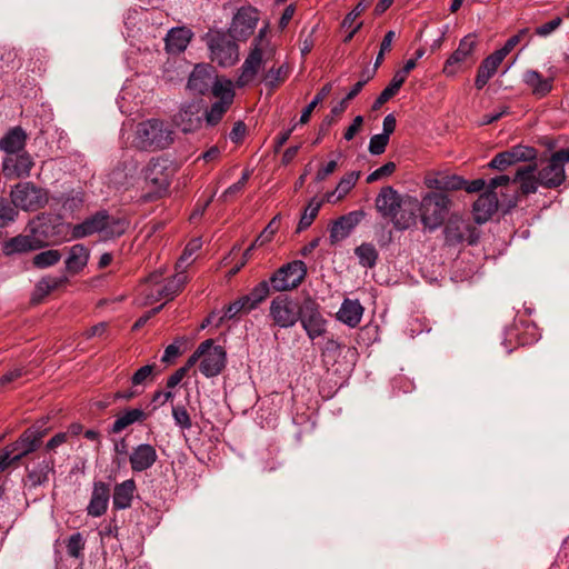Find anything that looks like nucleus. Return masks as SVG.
I'll list each match as a JSON object with an SVG mask.
<instances>
[{
    "mask_svg": "<svg viewBox=\"0 0 569 569\" xmlns=\"http://www.w3.org/2000/svg\"><path fill=\"white\" fill-rule=\"evenodd\" d=\"M566 180L565 164L555 153L538 171V181L545 188H557Z\"/></svg>",
    "mask_w": 569,
    "mask_h": 569,
    "instance_id": "f3484780",
    "label": "nucleus"
},
{
    "mask_svg": "<svg viewBox=\"0 0 569 569\" xmlns=\"http://www.w3.org/2000/svg\"><path fill=\"white\" fill-rule=\"evenodd\" d=\"M33 242V238L29 236H17L4 243L3 252L6 254L27 252L36 249Z\"/></svg>",
    "mask_w": 569,
    "mask_h": 569,
    "instance_id": "4c0bfd02",
    "label": "nucleus"
},
{
    "mask_svg": "<svg viewBox=\"0 0 569 569\" xmlns=\"http://www.w3.org/2000/svg\"><path fill=\"white\" fill-rule=\"evenodd\" d=\"M193 37V32L187 27L172 28L166 37V49L169 53L184 51Z\"/></svg>",
    "mask_w": 569,
    "mask_h": 569,
    "instance_id": "cd10ccee",
    "label": "nucleus"
},
{
    "mask_svg": "<svg viewBox=\"0 0 569 569\" xmlns=\"http://www.w3.org/2000/svg\"><path fill=\"white\" fill-rule=\"evenodd\" d=\"M502 61L503 58L495 51L481 62L475 80L477 89H482L489 82V80L496 74L497 69Z\"/></svg>",
    "mask_w": 569,
    "mask_h": 569,
    "instance_id": "7c9ffc66",
    "label": "nucleus"
},
{
    "mask_svg": "<svg viewBox=\"0 0 569 569\" xmlns=\"http://www.w3.org/2000/svg\"><path fill=\"white\" fill-rule=\"evenodd\" d=\"M200 102H188L181 106L180 110L174 116V123L183 132H192L201 124Z\"/></svg>",
    "mask_w": 569,
    "mask_h": 569,
    "instance_id": "aec40b11",
    "label": "nucleus"
},
{
    "mask_svg": "<svg viewBox=\"0 0 569 569\" xmlns=\"http://www.w3.org/2000/svg\"><path fill=\"white\" fill-rule=\"evenodd\" d=\"M259 17L253 8H241L232 19L229 34L236 40H247L254 31Z\"/></svg>",
    "mask_w": 569,
    "mask_h": 569,
    "instance_id": "4468645a",
    "label": "nucleus"
},
{
    "mask_svg": "<svg viewBox=\"0 0 569 569\" xmlns=\"http://www.w3.org/2000/svg\"><path fill=\"white\" fill-rule=\"evenodd\" d=\"M224 365L226 351L221 346H213L212 343L201 355L199 369L202 375L210 378L218 376L224 368Z\"/></svg>",
    "mask_w": 569,
    "mask_h": 569,
    "instance_id": "a211bd4d",
    "label": "nucleus"
},
{
    "mask_svg": "<svg viewBox=\"0 0 569 569\" xmlns=\"http://www.w3.org/2000/svg\"><path fill=\"white\" fill-rule=\"evenodd\" d=\"M61 283V280L58 278H43L37 286L39 291L43 293H49L51 290L56 289Z\"/></svg>",
    "mask_w": 569,
    "mask_h": 569,
    "instance_id": "0e129e2a",
    "label": "nucleus"
},
{
    "mask_svg": "<svg viewBox=\"0 0 569 569\" xmlns=\"http://www.w3.org/2000/svg\"><path fill=\"white\" fill-rule=\"evenodd\" d=\"M368 4L365 1H360L343 19L342 27L351 28L355 20L367 9Z\"/></svg>",
    "mask_w": 569,
    "mask_h": 569,
    "instance_id": "680f3d73",
    "label": "nucleus"
},
{
    "mask_svg": "<svg viewBox=\"0 0 569 569\" xmlns=\"http://www.w3.org/2000/svg\"><path fill=\"white\" fill-rule=\"evenodd\" d=\"M18 211L4 198H0V228L16 220Z\"/></svg>",
    "mask_w": 569,
    "mask_h": 569,
    "instance_id": "8fccbe9b",
    "label": "nucleus"
},
{
    "mask_svg": "<svg viewBox=\"0 0 569 569\" xmlns=\"http://www.w3.org/2000/svg\"><path fill=\"white\" fill-rule=\"evenodd\" d=\"M269 292V282L261 281L257 284L249 295L243 296L248 299L249 309L257 308V306L268 297Z\"/></svg>",
    "mask_w": 569,
    "mask_h": 569,
    "instance_id": "c03bdc74",
    "label": "nucleus"
},
{
    "mask_svg": "<svg viewBox=\"0 0 569 569\" xmlns=\"http://www.w3.org/2000/svg\"><path fill=\"white\" fill-rule=\"evenodd\" d=\"M523 82L531 89V92L537 98H543L550 93L553 87V78H545L536 70H527L523 73Z\"/></svg>",
    "mask_w": 569,
    "mask_h": 569,
    "instance_id": "c85d7f7f",
    "label": "nucleus"
},
{
    "mask_svg": "<svg viewBox=\"0 0 569 569\" xmlns=\"http://www.w3.org/2000/svg\"><path fill=\"white\" fill-rule=\"evenodd\" d=\"M213 97L218 100L206 111L204 120L208 126H216L231 107L234 99V90L231 81L217 83L213 88Z\"/></svg>",
    "mask_w": 569,
    "mask_h": 569,
    "instance_id": "9d476101",
    "label": "nucleus"
},
{
    "mask_svg": "<svg viewBox=\"0 0 569 569\" xmlns=\"http://www.w3.org/2000/svg\"><path fill=\"white\" fill-rule=\"evenodd\" d=\"M44 432L36 429L28 428L22 435L11 445L7 446L9 451L12 452V460H20L24 456L36 451L43 438Z\"/></svg>",
    "mask_w": 569,
    "mask_h": 569,
    "instance_id": "dca6fc26",
    "label": "nucleus"
},
{
    "mask_svg": "<svg viewBox=\"0 0 569 569\" xmlns=\"http://www.w3.org/2000/svg\"><path fill=\"white\" fill-rule=\"evenodd\" d=\"M153 368H154V366L147 365V366H143L140 369H138L131 378L132 387L137 388V387L143 385L149 378H151Z\"/></svg>",
    "mask_w": 569,
    "mask_h": 569,
    "instance_id": "13d9d810",
    "label": "nucleus"
},
{
    "mask_svg": "<svg viewBox=\"0 0 569 569\" xmlns=\"http://www.w3.org/2000/svg\"><path fill=\"white\" fill-rule=\"evenodd\" d=\"M252 309H249L248 299L241 297L226 308L224 315L221 317L220 321L224 319H232L242 311L249 312Z\"/></svg>",
    "mask_w": 569,
    "mask_h": 569,
    "instance_id": "09e8293b",
    "label": "nucleus"
},
{
    "mask_svg": "<svg viewBox=\"0 0 569 569\" xmlns=\"http://www.w3.org/2000/svg\"><path fill=\"white\" fill-rule=\"evenodd\" d=\"M147 418V415L143 410L139 408H133L124 411L120 416L117 417L114 420L111 431L113 433H119L122 430H124L127 427L136 423V422H142Z\"/></svg>",
    "mask_w": 569,
    "mask_h": 569,
    "instance_id": "e433bc0d",
    "label": "nucleus"
},
{
    "mask_svg": "<svg viewBox=\"0 0 569 569\" xmlns=\"http://www.w3.org/2000/svg\"><path fill=\"white\" fill-rule=\"evenodd\" d=\"M89 260V250L83 244H74L69 250L66 268L69 272L77 273L82 270Z\"/></svg>",
    "mask_w": 569,
    "mask_h": 569,
    "instance_id": "f704fd0d",
    "label": "nucleus"
},
{
    "mask_svg": "<svg viewBox=\"0 0 569 569\" xmlns=\"http://www.w3.org/2000/svg\"><path fill=\"white\" fill-rule=\"evenodd\" d=\"M510 152L511 158L513 159V162L519 161H530L533 160L537 156V151L535 148L528 147V146H515L511 149L508 150Z\"/></svg>",
    "mask_w": 569,
    "mask_h": 569,
    "instance_id": "de8ad7c7",
    "label": "nucleus"
},
{
    "mask_svg": "<svg viewBox=\"0 0 569 569\" xmlns=\"http://www.w3.org/2000/svg\"><path fill=\"white\" fill-rule=\"evenodd\" d=\"M562 23V19L560 17H556L555 19L543 23L542 26L536 29V34L539 37H548L555 30H557Z\"/></svg>",
    "mask_w": 569,
    "mask_h": 569,
    "instance_id": "052dcab7",
    "label": "nucleus"
},
{
    "mask_svg": "<svg viewBox=\"0 0 569 569\" xmlns=\"http://www.w3.org/2000/svg\"><path fill=\"white\" fill-rule=\"evenodd\" d=\"M229 33L220 30H210L206 36V41L210 50L212 62L221 67H231L239 60V48Z\"/></svg>",
    "mask_w": 569,
    "mask_h": 569,
    "instance_id": "20e7f679",
    "label": "nucleus"
},
{
    "mask_svg": "<svg viewBox=\"0 0 569 569\" xmlns=\"http://www.w3.org/2000/svg\"><path fill=\"white\" fill-rule=\"evenodd\" d=\"M513 163H515L513 159L511 158L510 152L507 150V151L497 153L491 159V161L489 162L488 166L492 169L503 171Z\"/></svg>",
    "mask_w": 569,
    "mask_h": 569,
    "instance_id": "864d4df0",
    "label": "nucleus"
},
{
    "mask_svg": "<svg viewBox=\"0 0 569 569\" xmlns=\"http://www.w3.org/2000/svg\"><path fill=\"white\" fill-rule=\"evenodd\" d=\"M50 475H54V460L52 458L42 459L31 468H27L24 486L30 488L43 486L49 481Z\"/></svg>",
    "mask_w": 569,
    "mask_h": 569,
    "instance_id": "4be33fe9",
    "label": "nucleus"
},
{
    "mask_svg": "<svg viewBox=\"0 0 569 569\" xmlns=\"http://www.w3.org/2000/svg\"><path fill=\"white\" fill-rule=\"evenodd\" d=\"M359 263L366 268H372L378 259V251L371 243H362L355 249Z\"/></svg>",
    "mask_w": 569,
    "mask_h": 569,
    "instance_id": "ea45409f",
    "label": "nucleus"
},
{
    "mask_svg": "<svg viewBox=\"0 0 569 569\" xmlns=\"http://www.w3.org/2000/svg\"><path fill=\"white\" fill-rule=\"evenodd\" d=\"M61 259L58 250L50 249L42 251L33 257V264L38 268H48L56 264Z\"/></svg>",
    "mask_w": 569,
    "mask_h": 569,
    "instance_id": "a18cd8bd",
    "label": "nucleus"
},
{
    "mask_svg": "<svg viewBox=\"0 0 569 569\" xmlns=\"http://www.w3.org/2000/svg\"><path fill=\"white\" fill-rule=\"evenodd\" d=\"M157 459V450L149 443H141L134 447L129 456L130 467L133 472H142L150 469Z\"/></svg>",
    "mask_w": 569,
    "mask_h": 569,
    "instance_id": "412c9836",
    "label": "nucleus"
},
{
    "mask_svg": "<svg viewBox=\"0 0 569 569\" xmlns=\"http://www.w3.org/2000/svg\"><path fill=\"white\" fill-rule=\"evenodd\" d=\"M84 548V541L81 533L77 532L68 539L67 552L70 557L79 558Z\"/></svg>",
    "mask_w": 569,
    "mask_h": 569,
    "instance_id": "3c124183",
    "label": "nucleus"
},
{
    "mask_svg": "<svg viewBox=\"0 0 569 569\" xmlns=\"http://www.w3.org/2000/svg\"><path fill=\"white\" fill-rule=\"evenodd\" d=\"M210 345H212L211 339L201 342L182 368H187L188 371L191 367H193L199 360H201V355L204 352L206 348L210 347Z\"/></svg>",
    "mask_w": 569,
    "mask_h": 569,
    "instance_id": "e2e57ef3",
    "label": "nucleus"
},
{
    "mask_svg": "<svg viewBox=\"0 0 569 569\" xmlns=\"http://www.w3.org/2000/svg\"><path fill=\"white\" fill-rule=\"evenodd\" d=\"M128 222L124 219L109 216L101 211L86 219L83 222L73 226L72 238L81 239L93 233H100L102 238L119 237L126 232Z\"/></svg>",
    "mask_w": 569,
    "mask_h": 569,
    "instance_id": "f03ea898",
    "label": "nucleus"
},
{
    "mask_svg": "<svg viewBox=\"0 0 569 569\" xmlns=\"http://www.w3.org/2000/svg\"><path fill=\"white\" fill-rule=\"evenodd\" d=\"M302 305L288 296H278L270 303V317L280 328H291L301 318Z\"/></svg>",
    "mask_w": 569,
    "mask_h": 569,
    "instance_id": "0eeeda50",
    "label": "nucleus"
},
{
    "mask_svg": "<svg viewBox=\"0 0 569 569\" xmlns=\"http://www.w3.org/2000/svg\"><path fill=\"white\" fill-rule=\"evenodd\" d=\"M280 221V214H277L272 218V220L268 223V226L262 230V232L258 236V241L260 244H264L271 241L273 234L277 232Z\"/></svg>",
    "mask_w": 569,
    "mask_h": 569,
    "instance_id": "4d7b16f0",
    "label": "nucleus"
},
{
    "mask_svg": "<svg viewBox=\"0 0 569 569\" xmlns=\"http://www.w3.org/2000/svg\"><path fill=\"white\" fill-rule=\"evenodd\" d=\"M188 281V276L183 269H178L176 274L162 287L158 289V297H148L147 302H156L160 299L167 301L172 300L179 292L182 291L184 284Z\"/></svg>",
    "mask_w": 569,
    "mask_h": 569,
    "instance_id": "bb28decb",
    "label": "nucleus"
},
{
    "mask_svg": "<svg viewBox=\"0 0 569 569\" xmlns=\"http://www.w3.org/2000/svg\"><path fill=\"white\" fill-rule=\"evenodd\" d=\"M26 139V132L21 128H13L0 140V149L7 156L19 153L24 148Z\"/></svg>",
    "mask_w": 569,
    "mask_h": 569,
    "instance_id": "72a5a7b5",
    "label": "nucleus"
},
{
    "mask_svg": "<svg viewBox=\"0 0 569 569\" xmlns=\"http://www.w3.org/2000/svg\"><path fill=\"white\" fill-rule=\"evenodd\" d=\"M359 177H360V172H358V171H351V172L345 174L340 179L336 189L331 192L326 193L325 200L329 203H336V202L342 200L356 186Z\"/></svg>",
    "mask_w": 569,
    "mask_h": 569,
    "instance_id": "473e14b6",
    "label": "nucleus"
},
{
    "mask_svg": "<svg viewBox=\"0 0 569 569\" xmlns=\"http://www.w3.org/2000/svg\"><path fill=\"white\" fill-rule=\"evenodd\" d=\"M34 162L28 152L6 156L2 161V172L7 179L27 178Z\"/></svg>",
    "mask_w": 569,
    "mask_h": 569,
    "instance_id": "2eb2a0df",
    "label": "nucleus"
},
{
    "mask_svg": "<svg viewBox=\"0 0 569 569\" xmlns=\"http://www.w3.org/2000/svg\"><path fill=\"white\" fill-rule=\"evenodd\" d=\"M307 274V266L301 260H293L280 267L271 277L270 284L274 291H288L297 288Z\"/></svg>",
    "mask_w": 569,
    "mask_h": 569,
    "instance_id": "6e6552de",
    "label": "nucleus"
},
{
    "mask_svg": "<svg viewBox=\"0 0 569 569\" xmlns=\"http://www.w3.org/2000/svg\"><path fill=\"white\" fill-rule=\"evenodd\" d=\"M171 412L176 426L181 430H189L192 427L191 417L184 406H172Z\"/></svg>",
    "mask_w": 569,
    "mask_h": 569,
    "instance_id": "49530a36",
    "label": "nucleus"
},
{
    "mask_svg": "<svg viewBox=\"0 0 569 569\" xmlns=\"http://www.w3.org/2000/svg\"><path fill=\"white\" fill-rule=\"evenodd\" d=\"M200 248V243L198 240H193L189 242L181 254L180 259L178 260L176 264V270L178 269H184L188 264L191 263V257Z\"/></svg>",
    "mask_w": 569,
    "mask_h": 569,
    "instance_id": "6e6d98bb",
    "label": "nucleus"
},
{
    "mask_svg": "<svg viewBox=\"0 0 569 569\" xmlns=\"http://www.w3.org/2000/svg\"><path fill=\"white\" fill-rule=\"evenodd\" d=\"M109 499H110L109 486L102 481L94 482L92 493H91V499L87 507L88 515L91 517L102 516L108 509Z\"/></svg>",
    "mask_w": 569,
    "mask_h": 569,
    "instance_id": "393cba45",
    "label": "nucleus"
},
{
    "mask_svg": "<svg viewBox=\"0 0 569 569\" xmlns=\"http://www.w3.org/2000/svg\"><path fill=\"white\" fill-rule=\"evenodd\" d=\"M23 369L22 368H14L12 370H9L7 373H4L2 377H0V387H4L8 383H11L22 377Z\"/></svg>",
    "mask_w": 569,
    "mask_h": 569,
    "instance_id": "69168bd1",
    "label": "nucleus"
},
{
    "mask_svg": "<svg viewBox=\"0 0 569 569\" xmlns=\"http://www.w3.org/2000/svg\"><path fill=\"white\" fill-rule=\"evenodd\" d=\"M321 204H322V202L317 201L316 199H312L308 203V206L306 207V209L300 218V221L298 223V228H297L298 232L307 229L308 227H310L312 224L313 220L316 219V217L319 213Z\"/></svg>",
    "mask_w": 569,
    "mask_h": 569,
    "instance_id": "a19ab883",
    "label": "nucleus"
},
{
    "mask_svg": "<svg viewBox=\"0 0 569 569\" xmlns=\"http://www.w3.org/2000/svg\"><path fill=\"white\" fill-rule=\"evenodd\" d=\"M396 171V163L392 161H389L381 166L380 168L376 169L373 172H371L367 177V182L372 183L375 181L381 180L386 177L391 176Z\"/></svg>",
    "mask_w": 569,
    "mask_h": 569,
    "instance_id": "5fc2aeb1",
    "label": "nucleus"
},
{
    "mask_svg": "<svg viewBox=\"0 0 569 569\" xmlns=\"http://www.w3.org/2000/svg\"><path fill=\"white\" fill-rule=\"evenodd\" d=\"M446 242L455 246L462 242L473 244L478 240V230L468 218L452 214L446 223L445 230Z\"/></svg>",
    "mask_w": 569,
    "mask_h": 569,
    "instance_id": "1a4fd4ad",
    "label": "nucleus"
},
{
    "mask_svg": "<svg viewBox=\"0 0 569 569\" xmlns=\"http://www.w3.org/2000/svg\"><path fill=\"white\" fill-rule=\"evenodd\" d=\"M403 198L405 196L399 194L392 187H383L376 198V208L383 217L391 218Z\"/></svg>",
    "mask_w": 569,
    "mask_h": 569,
    "instance_id": "a878e982",
    "label": "nucleus"
},
{
    "mask_svg": "<svg viewBox=\"0 0 569 569\" xmlns=\"http://www.w3.org/2000/svg\"><path fill=\"white\" fill-rule=\"evenodd\" d=\"M299 321L311 340L321 337L326 332V320L321 316L318 305L312 299H306L302 302V312Z\"/></svg>",
    "mask_w": 569,
    "mask_h": 569,
    "instance_id": "ddd939ff",
    "label": "nucleus"
},
{
    "mask_svg": "<svg viewBox=\"0 0 569 569\" xmlns=\"http://www.w3.org/2000/svg\"><path fill=\"white\" fill-rule=\"evenodd\" d=\"M451 206L450 198L443 192L429 191L418 200L420 221L430 231L438 229L445 221Z\"/></svg>",
    "mask_w": 569,
    "mask_h": 569,
    "instance_id": "7ed1b4c3",
    "label": "nucleus"
},
{
    "mask_svg": "<svg viewBox=\"0 0 569 569\" xmlns=\"http://www.w3.org/2000/svg\"><path fill=\"white\" fill-rule=\"evenodd\" d=\"M330 92H331V84L330 83H327L326 86H323L320 89V91L315 96L312 101L303 109V111H302V113L300 116V120H299V122L301 124H305V123H307L309 121L310 116H311L312 111L315 110V108L320 102H322L329 96Z\"/></svg>",
    "mask_w": 569,
    "mask_h": 569,
    "instance_id": "79ce46f5",
    "label": "nucleus"
},
{
    "mask_svg": "<svg viewBox=\"0 0 569 569\" xmlns=\"http://www.w3.org/2000/svg\"><path fill=\"white\" fill-rule=\"evenodd\" d=\"M137 486L133 479H127L114 486L112 505L117 510L128 509L131 506Z\"/></svg>",
    "mask_w": 569,
    "mask_h": 569,
    "instance_id": "c756f323",
    "label": "nucleus"
},
{
    "mask_svg": "<svg viewBox=\"0 0 569 569\" xmlns=\"http://www.w3.org/2000/svg\"><path fill=\"white\" fill-rule=\"evenodd\" d=\"M477 37L472 33L463 37L458 48L449 56L445 62L442 72L447 77L456 76L461 69L462 64L472 58L473 51L477 48Z\"/></svg>",
    "mask_w": 569,
    "mask_h": 569,
    "instance_id": "f8f14e48",
    "label": "nucleus"
},
{
    "mask_svg": "<svg viewBox=\"0 0 569 569\" xmlns=\"http://www.w3.org/2000/svg\"><path fill=\"white\" fill-rule=\"evenodd\" d=\"M402 84L403 82L401 81V79L393 76L390 83L381 91V93L376 99L372 108L378 109L387 101H389L399 91Z\"/></svg>",
    "mask_w": 569,
    "mask_h": 569,
    "instance_id": "37998d69",
    "label": "nucleus"
},
{
    "mask_svg": "<svg viewBox=\"0 0 569 569\" xmlns=\"http://www.w3.org/2000/svg\"><path fill=\"white\" fill-rule=\"evenodd\" d=\"M246 134V124L242 121H238L233 124L232 130L229 133V138L233 142H239Z\"/></svg>",
    "mask_w": 569,
    "mask_h": 569,
    "instance_id": "774afa93",
    "label": "nucleus"
},
{
    "mask_svg": "<svg viewBox=\"0 0 569 569\" xmlns=\"http://www.w3.org/2000/svg\"><path fill=\"white\" fill-rule=\"evenodd\" d=\"M11 203L14 209L23 211H37L42 209L49 200L46 189L36 186L33 182H19L11 188Z\"/></svg>",
    "mask_w": 569,
    "mask_h": 569,
    "instance_id": "423d86ee",
    "label": "nucleus"
},
{
    "mask_svg": "<svg viewBox=\"0 0 569 569\" xmlns=\"http://www.w3.org/2000/svg\"><path fill=\"white\" fill-rule=\"evenodd\" d=\"M263 34L264 31L261 30L259 36L253 41V47L250 53L241 66L240 74L237 79L238 87H246L251 83L258 74L263 62L270 59L274 52L273 48L263 40Z\"/></svg>",
    "mask_w": 569,
    "mask_h": 569,
    "instance_id": "39448f33",
    "label": "nucleus"
},
{
    "mask_svg": "<svg viewBox=\"0 0 569 569\" xmlns=\"http://www.w3.org/2000/svg\"><path fill=\"white\" fill-rule=\"evenodd\" d=\"M362 313L363 307L358 300L346 299L337 312V318L347 326L355 328L361 321Z\"/></svg>",
    "mask_w": 569,
    "mask_h": 569,
    "instance_id": "2f4dec72",
    "label": "nucleus"
},
{
    "mask_svg": "<svg viewBox=\"0 0 569 569\" xmlns=\"http://www.w3.org/2000/svg\"><path fill=\"white\" fill-rule=\"evenodd\" d=\"M289 76V66L286 64V63H282L281 66L274 68H270L264 77H263V81L266 83L267 87L269 88H277L279 87L282 82L286 81V79L288 78Z\"/></svg>",
    "mask_w": 569,
    "mask_h": 569,
    "instance_id": "58836bf2",
    "label": "nucleus"
},
{
    "mask_svg": "<svg viewBox=\"0 0 569 569\" xmlns=\"http://www.w3.org/2000/svg\"><path fill=\"white\" fill-rule=\"evenodd\" d=\"M418 199L405 196L401 206L391 216L392 223L398 230H406L417 222Z\"/></svg>",
    "mask_w": 569,
    "mask_h": 569,
    "instance_id": "6ab92c4d",
    "label": "nucleus"
},
{
    "mask_svg": "<svg viewBox=\"0 0 569 569\" xmlns=\"http://www.w3.org/2000/svg\"><path fill=\"white\" fill-rule=\"evenodd\" d=\"M173 142V131L159 119H149L138 123L134 131V146L140 150L157 151Z\"/></svg>",
    "mask_w": 569,
    "mask_h": 569,
    "instance_id": "f257e3e1",
    "label": "nucleus"
},
{
    "mask_svg": "<svg viewBox=\"0 0 569 569\" xmlns=\"http://www.w3.org/2000/svg\"><path fill=\"white\" fill-rule=\"evenodd\" d=\"M498 209V197L492 190H486L473 203V217L477 223L487 222Z\"/></svg>",
    "mask_w": 569,
    "mask_h": 569,
    "instance_id": "5701e85b",
    "label": "nucleus"
},
{
    "mask_svg": "<svg viewBox=\"0 0 569 569\" xmlns=\"http://www.w3.org/2000/svg\"><path fill=\"white\" fill-rule=\"evenodd\" d=\"M512 181L519 182L520 190L523 194L535 193L538 186H540L538 177L535 176V168L532 166L518 169Z\"/></svg>",
    "mask_w": 569,
    "mask_h": 569,
    "instance_id": "c9c22d12",
    "label": "nucleus"
},
{
    "mask_svg": "<svg viewBox=\"0 0 569 569\" xmlns=\"http://www.w3.org/2000/svg\"><path fill=\"white\" fill-rule=\"evenodd\" d=\"M337 166H338L337 161L331 160L326 166L320 168L316 174L317 181H323L328 176H330L331 173L335 172V170L337 169Z\"/></svg>",
    "mask_w": 569,
    "mask_h": 569,
    "instance_id": "338daca9",
    "label": "nucleus"
},
{
    "mask_svg": "<svg viewBox=\"0 0 569 569\" xmlns=\"http://www.w3.org/2000/svg\"><path fill=\"white\" fill-rule=\"evenodd\" d=\"M465 180L458 176L442 174L441 191H451L462 189Z\"/></svg>",
    "mask_w": 569,
    "mask_h": 569,
    "instance_id": "bf43d9fd",
    "label": "nucleus"
},
{
    "mask_svg": "<svg viewBox=\"0 0 569 569\" xmlns=\"http://www.w3.org/2000/svg\"><path fill=\"white\" fill-rule=\"evenodd\" d=\"M229 81L228 79H219L213 67L210 64H197L189 76L187 89L192 94L204 96L209 91L213 93L217 83Z\"/></svg>",
    "mask_w": 569,
    "mask_h": 569,
    "instance_id": "9b49d317",
    "label": "nucleus"
},
{
    "mask_svg": "<svg viewBox=\"0 0 569 569\" xmlns=\"http://www.w3.org/2000/svg\"><path fill=\"white\" fill-rule=\"evenodd\" d=\"M362 212L352 211L337 219L330 229V242L337 243L346 239L353 228L360 222Z\"/></svg>",
    "mask_w": 569,
    "mask_h": 569,
    "instance_id": "b1692460",
    "label": "nucleus"
},
{
    "mask_svg": "<svg viewBox=\"0 0 569 569\" xmlns=\"http://www.w3.org/2000/svg\"><path fill=\"white\" fill-rule=\"evenodd\" d=\"M388 142L389 137L387 134L379 133L372 136L369 141V152L375 156L383 153Z\"/></svg>",
    "mask_w": 569,
    "mask_h": 569,
    "instance_id": "603ef678",
    "label": "nucleus"
}]
</instances>
